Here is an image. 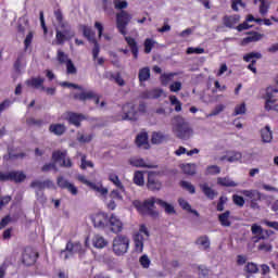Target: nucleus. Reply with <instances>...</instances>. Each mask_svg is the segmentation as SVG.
Here are the masks:
<instances>
[{"label": "nucleus", "mask_w": 278, "mask_h": 278, "mask_svg": "<svg viewBox=\"0 0 278 278\" xmlns=\"http://www.w3.org/2000/svg\"><path fill=\"white\" fill-rule=\"evenodd\" d=\"M109 220L110 216H108V213L100 212L91 215V222L98 229H105V227H108Z\"/></svg>", "instance_id": "obj_10"}, {"label": "nucleus", "mask_w": 278, "mask_h": 278, "mask_svg": "<svg viewBox=\"0 0 278 278\" xmlns=\"http://www.w3.org/2000/svg\"><path fill=\"white\" fill-rule=\"evenodd\" d=\"M278 93V89L275 87H267L266 94H265V110L270 111L273 110V106H270V103H276L277 99L275 98V94Z\"/></svg>", "instance_id": "obj_16"}, {"label": "nucleus", "mask_w": 278, "mask_h": 278, "mask_svg": "<svg viewBox=\"0 0 278 278\" xmlns=\"http://www.w3.org/2000/svg\"><path fill=\"white\" fill-rule=\"evenodd\" d=\"M178 203H179L180 207L186 210V212H192V206L185 199H179Z\"/></svg>", "instance_id": "obj_59"}, {"label": "nucleus", "mask_w": 278, "mask_h": 278, "mask_svg": "<svg viewBox=\"0 0 278 278\" xmlns=\"http://www.w3.org/2000/svg\"><path fill=\"white\" fill-rule=\"evenodd\" d=\"M66 121L70 125H74V127H81V122L86 121V115L81 113L67 112Z\"/></svg>", "instance_id": "obj_15"}, {"label": "nucleus", "mask_w": 278, "mask_h": 278, "mask_svg": "<svg viewBox=\"0 0 278 278\" xmlns=\"http://www.w3.org/2000/svg\"><path fill=\"white\" fill-rule=\"evenodd\" d=\"M229 216H231V211H225L224 213L218 215V222L222 227H229L231 225Z\"/></svg>", "instance_id": "obj_25"}, {"label": "nucleus", "mask_w": 278, "mask_h": 278, "mask_svg": "<svg viewBox=\"0 0 278 278\" xmlns=\"http://www.w3.org/2000/svg\"><path fill=\"white\" fill-rule=\"evenodd\" d=\"M244 273L248 275H257V273H260V267L254 262H248L244 266Z\"/></svg>", "instance_id": "obj_30"}, {"label": "nucleus", "mask_w": 278, "mask_h": 278, "mask_svg": "<svg viewBox=\"0 0 278 278\" xmlns=\"http://www.w3.org/2000/svg\"><path fill=\"white\" fill-rule=\"evenodd\" d=\"M140 264L142 268H149V266H151V260H149V256H147V254H143L140 257Z\"/></svg>", "instance_id": "obj_58"}, {"label": "nucleus", "mask_w": 278, "mask_h": 278, "mask_svg": "<svg viewBox=\"0 0 278 278\" xmlns=\"http://www.w3.org/2000/svg\"><path fill=\"white\" fill-rule=\"evenodd\" d=\"M109 180H111V182L114 184V186H116V188H118V190H121V192H125V186H123V182L118 178V175L110 174Z\"/></svg>", "instance_id": "obj_33"}, {"label": "nucleus", "mask_w": 278, "mask_h": 278, "mask_svg": "<svg viewBox=\"0 0 278 278\" xmlns=\"http://www.w3.org/2000/svg\"><path fill=\"white\" fill-rule=\"evenodd\" d=\"M129 249V238L123 235H118L113 240V253L115 255H125Z\"/></svg>", "instance_id": "obj_6"}, {"label": "nucleus", "mask_w": 278, "mask_h": 278, "mask_svg": "<svg viewBox=\"0 0 278 278\" xmlns=\"http://www.w3.org/2000/svg\"><path fill=\"white\" fill-rule=\"evenodd\" d=\"M174 132L176 138H179L180 140H189V138L192 136V128H190L188 123L180 122L175 125Z\"/></svg>", "instance_id": "obj_8"}, {"label": "nucleus", "mask_w": 278, "mask_h": 278, "mask_svg": "<svg viewBox=\"0 0 278 278\" xmlns=\"http://www.w3.org/2000/svg\"><path fill=\"white\" fill-rule=\"evenodd\" d=\"M110 197L113 201H123V195L121 194V191L116 189L111 191Z\"/></svg>", "instance_id": "obj_60"}, {"label": "nucleus", "mask_w": 278, "mask_h": 278, "mask_svg": "<svg viewBox=\"0 0 278 278\" xmlns=\"http://www.w3.org/2000/svg\"><path fill=\"white\" fill-rule=\"evenodd\" d=\"M223 23H224L225 27H229L231 29L233 27V25H236V23H238V18L236 16L225 15L223 17Z\"/></svg>", "instance_id": "obj_40"}, {"label": "nucleus", "mask_w": 278, "mask_h": 278, "mask_svg": "<svg viewBox=\"0 0 278 278\" xmlns=\"http://www.w3.org/2000/svg\"><path fill=\"white\" fill-rule=\"evenodd\" d=\"M93 247L96 249H105V247H108V241L102 236L96 235L93 238Z\"/></svg>", "instance_id": "obj_31"}, {"label": "nucleus", "mask_w": 278, "mask_h": 278, "mask_svg": "<svg viewBox=\"0 0 278 278\" xmlns=\"http://www.w3.org/2000/svg\"><path fill=\"white\" fill-rule=\"evenodd\" d=\"M12 201L11 195H0V207H5Z\"/></svg>", "instance_id": "obj_62"}, {"label": "nucleus", "mask_w": 278, "mask_h": 278, "mask_svg": "<svg viewBox=\"0 0 278 278\" xmlns=\"http://www.w3.org/2000/svg\"><path fill=\"white\" fill-rule=\"evenodd\" d=\"M27 179V175L23 172H11V181H14V184H23Z\"/></svg>", "instance_id": "obj_28"}, {"label": "nucleus", "mask_w": 278, "mask_h": 278, "mask_svg": "<svg viewBox=\"0 0 278 278\" xmlns=\"http://www.w3.org/2000/svg\"><path fill=\"white\" fill-rule=\"evenodd\" d=\"M175 75H177V73L162 74L160 77V81H161L162 86H167L168 84H170V81H173Z\"/></svg>", "instance_id": "obj_36"}, {"label": "nucleus", "mask_w": 278, "mask_h": 278, "mask_svg": "<svg viewBox=\"0 0 278 278\" xmlns=\"http://www.w3.org/2000/svg\"><path fill=\"white\" fill-rule=\"evenodd\" d=\"M112 79H114L115 84H117V86H125V79H123V76H121V73L117 74H112L111 75Z\"/></svg>", "instance_id": "obj_56"}, {"label": "nucleus", "mask_w": 278, "mask_h": 278, "mask_svg": "<svg viewBox=\"0 0 278 278\" xmlns=\"http://www.w3.org/2000/svg\"><path fill=\"white\" fill-rule=\"evenodd\" d=\"M77 253L79 257H84L86 255V248L79 242H71L68 241L66 243V247L64 250L61 251V255L64 256V260H68L70 257H73Z\"/></svg>", "instance_id": "obj_4"}, {"label": "nucleus", "mask_w": 278, "mask_h": 278, "mask_svg": "<svg viewBox=\"0 0 278 278\" xmlns=\"http://www.w3.org/2000/svg\"><path fill=\"white\" fill-rule=\"evenodd\" d=\"M38 256V252L34 251L31 248H27L22 255V262L25 266H34Z\"/></svg>", "instance_id": "obj_14"}, {"label": "nucleus", "mask_w": 278, "mask_h": 278, "mask_svg": "<svg viewBox=\"0 0 278 278\" xmlns=\"http://www.w3.org/2000/svg\"><path fill=\"white\" fill-rule=\"evenodd\" d=\"M195 244L198 247H202L203 251H207L210 249V247H211L210 237H207V235L200 236L195 240Z\"/></svg>", "instance_id": "obj_26"}, {"label": "nucleus", "mask_w": 278, "mask_h": 278, "mask_svg": "<svg viewBox=\"0 0 278 278\" xmlns=\"http://www.w3.org/2000/svg\"><path fill=\"white\" fill-rule=\"evenodd\" d=\"M242 160V153L240 152H232V154L230 156L227 157V162H238Z\"/></svg>", "instance_id": "obj_55"}, {"label": "nucleus", "mask_w": 278, "mask_h": 278, "mask_svg": "<svg viewBox=\"0 0 278 278\" xmlns=\"http://www.w3.org/2000/svg\"><path fill=\"white\" fill-rule=\"evenodd\" d=\"M51 186L50 180H34L30 182V188H36L37 190H45L46 188H49Z\"/></svg>", "instance_id": "obj_32"}, {"label": "nucleus", "mask_w": 278, "mask_h": 278, "mask_svg": "<svg viewBox=\"0 0 278 278\" xmlns=\"http://www.w3.org/2000/svg\"><path fill=\"white\" fill-rule=\"evenodd\" d=\"M26 125L28 127H42L45 125V119H36V117H28L26 119Z\"/></svg>", "instance_id": "obj_37"}, {"label": "nucleus", "mask_w": 278, "mask_h": 278, "mask_svg": "<svg viewBox=\"0 0 278 278\" xmlns=\"http://www.w3.org/2000/svg\"><path fill=\"white\" fill-rule=\"evenodd\" d=\"M197 54V55H201V53H205V49L203 48H192V47H189L187 49V54L188 55H192V54Z\"/></svg>", "instance_id": "obj_54"}, {"label": "nucleus", "mask_w": 278, "mask_h": 278, "mask_svg": "<svg viewBox=\"0 0 278 278\" xmlns=\"http://www.w3.org/2000/svg\"><path fill=\"white\" fill-rule=\"evenodd\" d=\"M53 15L60 27L55 29L54 45L62 47L64 42H68L72 38H75V30H73V27L68 22L64 21L62 9H55Z\"/></svg>", "instance_id": "obj_1"}, {"label": "nucleus", "mask_w": 278, "mask_h": 278, "mask_svg": "<svg viewBox=\"0 0 278 278\" xmlns=\"http://www.w3.org/2000/svg\"><path fill=\"white\" fill-rule=\"evenodd\" d=\"M143 47L144 53H151V51H153V48L155 47V41L151 38H148L144 40Z\"/></svg>", "instance_id": "obj_42"}, {"label": "nucleus", "mask_w": 278, "mask_h": 278, "mask_svg": "<svg viewBox=\"0 0 278 278\" xmlns=\"http://www.w3.org/2000/svg\"><path fill=\"white\" fill-rule=\"evenodd\" d=\"M49 131L54 136H64V134H66V126L64 124H51Z\"/></svg>", "instance_id": "obj_20"}, {"label": "nucleus", "mask_w": 278, "mask_h": 278, "mask_svg": "<svg viewBox=\"0 0 278 278\" xmlns=\"http://www.w3.org/2000/svg\"><path fill=\"white\" fill-rule=\"evenodd\" d=\"M165 140H166V136H164V134L162 132L152 134V138H151L152 144H162V142H164Z\"/></svg>", "instance_id": "obj_39"}, {"label": "nucleus", "mask_w": 278, "mask_h": 278, "mask_svg": "<svg viewBox=\"0 0 278 278\" xmlns=\"http://www.w3.org/2000/svg\"><path fill=\"white\" fill-rule=\"evenodd\" d=\"M261 138L262 142H273V130H270V126L267 125L263 129H261Z\"/></svg>", "instance_id": "obj_23"}, {"label": "nucleus", "mask_w": 278, "mask_h": 278, "mask_svg": "<svg viewBox=\"0 0 278 278\" xmlns=\"http://www.w3.org/2000/svg\"><path fill=\"white\" fill-rule=\"evenodd\" d=\"M251 231H252V241L254 244H257V242L262 240H268L270 236H275V231L270 229H264L262 226L257 224H252L251 226Z\"/></svg>", "instance_id": "obj_5"}, {"label": "nucleus", "mask_w": 278, "mask_h": 278, "mask_svg": "<svg viewBox=\"0 0 278 278\" xmlns=\"http://www.w3.org/2000/svg\"><path fill=\"white\" fill-rule=\"evenodd\" d=\"M240 114H247V104L241 103L235 108L232 116H239Z\"/></svg>", "instance_id": "obj_46"}, {"label": "nucleus", "mask_w": 278, "mask_h": 278, "mask_svg": "<svg viewBox=\"0 0 278 278\" xmlns=\"http://www.w3.org/2000/svg\"><path fill=\"white\" fill-rule=\"evenodd\" d=\"M75 101H90L93 100L96 105H99L100 102V97L99 94L94 93V91H83L80 93H75L74 94Z\"/></svg>", "instance_id": "obj_13"}, {"label": "nucleus", "mask_w": 278, "mask_h": 278, "mask_svg": "<svg viewBox=\"0 0 278 278\" xmlns=\"http://www.w3.org/2000/svg\"><path fill=\"white\" fill-rule=\"evenodd\" d=\"M257 251H261V253H271L273 243L270 241H263L258 244Z\"/></svg>", "instance_id": "obj_35"}, {"label": "nucleus", "mask_w": 278, "mask_h": 278, "mask_svg": "<svg viewBox=\"0 0 278 278\" xmlns=\"http://www.w3.org/2000/svg\"><path fill=\"white\" fill-rule=\"evenodd\" d=\"M26 85L29 86L30 88H41L42 90H45V78H40V77H33L28 80H26Z\"/></svg>", "instance_id": "obj_21"}, {"label": "nucleus", "mask_w": 278, "mask_h": 278, "mask_svg": "<svg viewBox=\"0 0 278 278\" xmlns=\"http://www.w3.org/2000/svg\"><path fill=\"white\" fill-rule=\"evenodd\" d=\"M257 60H262V54L260 52H250L243 55V61L250 62L248 70L252 71L254 75H257V67H255Z\"/></svg>", "instance_id": "obj_11"}, {"label": "nucleus", "mask_w": 278, "mask_h": 278, "mask_svg": "<svg viewBox=\"0 0 278 278\" xmlns=\"http://www.w3.org/2000/svg\"><path fill=\"white\" fill-rule=\"evenodd\" d=\"M200 189L202 190L203 194L207 197L211 201H214V199L218 197V192L212 189L210 185H207V182L201 184Z\"/></svg>", "instance_id": "obj_19"}, {"label": "nucleus", "mask_w": 278, "mask_h": 278, "mask_svg": "<svg viewBox=\"0 0 278 278\" xmlns=\"http://www.w3.org/2000/svg\"><path fill=\"white\" fill-rule=\"evenodd\" d=\"M83 35L89 42H97V39L94 38V30H92L91 27L83 26Z\"/></svg>", "instance_id": "obj_34"}, {"label": "nucleus", "mask_w": 278, "mask_h": 278, "mask_svg": "<svg viewBox=\"0 0 278 278\" xmlns=\"http://www.w3.org/2000/svg\"><path fill=\"white\" fill-rule=\"evenodd\" d=\"M206 175H220L218 165H211L206 167Z\"/></svg>", "instance_id": "obj_49"}, {"label": "nucleus", "mask_w": 278, "mask_h": 278, "mask_svg": "<svg viewBox=\"0 0 278 278\" xmlns=\"http://www.w3.org/2000/svg\"><path fill=\"white\" fill-rule=\"evenodd\" d=\"M68 152L66 150L60 151L56 150L52 153V160L53 162H62L61 166L63 168H72L73 167V161H71V157H66Z\"/></svg>", "instance_id": "obj_9"}, {"label": "nucleus", "mask_w": 278, "mask_h": 278, "mask_svg": "<svg viewBox=\"0 0 278 278\" xmlns=\"http://www.w3.org/2000/svg\"><path fill=\"white\" fill-rule=\"evenodd\" d=\"M169 101L172 105H176L175 112H181V102L179 101V99H177L175 96H170Z\"/></svg>", "instance_id": "obj_50"}, {"label": "nucleus", "mask_w": 278, "mask_h": 278, "mask_svg": "<svg viewBox=\"0 0 278 278\" xmlns=\"http://www.w3.org/2000/svg\"><path fill=\"white\" fill-rule=\"evenodd\" d=\"M125 40L130 48L134 59L138 60V43L136 42V39H134L132 37H125Z\"/></svg>", "instance_id": "obj_24"}, {"label": "nucleus", "mask_w": 278, "mask_h": 278, "mask_svg": "<svg viewBox=\"0 0 278 278\" xmlns=\"http://www.w3.org/2000/svg\"><path fill=\"white\" fill-rule=\"evenodd\" d=\"M42 173H49V170H58V166L55 165V163H46L42 167H41Z\"/></svg>", "instance_id": "obj_57"}, {"label": "nucleus", "mask_w": 278, "mask_h": 278, "mask_svg": "<svg viewBox=\"0 0 278 278\" xmlns=\"http://www.w3.org/2000/svg\"><path fill=\"white\" fill-rule=\"evenodd\" d=\"M99 53H101V47L99 46V42L93 41V48H92V58H93V61H97V60H98Z\"/></svg>", "instance_id": "obj_53"}, {"label": "nucleus", "mask_w": 278, "mask_h": 278, "mask_svg": "<svg viewBox=\"0 0 278 278\" xmlns=\"http://www.w3.org/2000/svg\"><path fill=\"white\" fill-rule=\"evenodd\" d=\"M199 271V278H208L210 277V269H207V267L200 265L198 267Z\"/></svg>", "instance_id": "obj_51"}, {"label": "nucleus", "mask_w": 278, "mask_h": 278, "mask_svg": "<svg viewBox=\"0 0 278 278\" xmlns=\"http://www.w3.org/2000/svg\"><path fill=\"white\" fill-rule=\"evenodd\" d=\"M113 5L115 10H122L116 14V27L122 36H127V25L131 21V15L125 10H127L129 3L127 0H113Z\"/></svg>", "instance_id": "obj_2"}, {"label": "nucleus", "mask_w": 278, "mask_h": 278, "mask_svg": "<svg viewBox=\"0 0 278 278\" xmlns=\"http://www.w3.org/2000/svg\"><path fill=\"white\" fill-rule=\"evenodd\" d=\"M181 170L185 175H195L197 166H194V164L187 163L181 166Z\"/></svg>", "instance_id": "obj_38"}, {"label": "nucleus", "mask_w": 278, "mask_h": 278, "mask_svg": "<svg viewBox=\"0 0 278 278\" xmlns=\"http://www.w3.org/2000/svg\"><path fill=\"white\" fill-rule=\"evenodd\" d=\"M238 5H240V8H247V4L243 3L242 0H233L231 3V10H233V12H238Z\"/></svg>", "instance_id": "obj_61"}, {"label": "nucleus", "mask_w": 278, "mask_h": 278, "mask_svg": "<svg viewBox=\"0 0 278 278\" xmlns=\"http://www.w3.org/2000/svg\"><path fill=\"white\" fill-rule=\"evenodd\" d=\"M56 58H58V62H60V64H66V62H68V60H71V59H68V55L66 53H64V51H62V50L58 51Z\"/></svg>", "instance_id": "obj_48"}, {"label": "nucleus", "mask_w": 278, "mask_h": 278, "mask_svg": "<svg viewBox=\"0 0 278 278\" xmlns=\"http://www.w3.org/2000/svg\"><path fill=\"white\" fill-rule=\"evenodd\" d=\"M149 136L147 135V132H140V147H143V149H149L150 144H149Z\"/></svg>", "instance_id": "obj_45"}, {"label": "nucleus", "mask_w": 278, "mask_h": 278, "mask_svg": "<svg viewBox=\"0 0 278 278\" xmlns=\"http://www.w3.org/2000/svg\"><path fill=\"white\" fill-rule=\"evenodd\" d=\"M232 202L235 205H238V207H244V198L238 194L232 195Z\"/></svg>", "instance_id": "obj_52"}, {"label": "nucleus", "mask_w": 278, "mask_h": 278, "mask_svg": "<svg viewBox=\"0 0 278 278\" xmlns=\"http://www.w3.org/2000/svg\"><path fill=\"white\" fill-rule=\"evenodd\" d=\"M65 65L67 75H77V67L73 63V60H67Z\"/></svg>", "instance_id": "obj_41"}, {"label": "nucleus", "mask_w": 278, "mask_h": 278, "mask_svg": "<svg viewBox=\"0 0 278 278\" xmlns=\"http://www.w3.org/2000/svg\"><path fill=\"white\" fill-rule=\"evenodd\" d=\"M106 227H109L113 233H121V231H123V222H121L116 215L111 214Z\"/></svg>", "instance_id": "obj_17"}, {"label": "nucleus", "mask_w": 278, "mask_h": 278, "mask_svg": "<svg viewBox=\"0 0 278 278\" xmlns=\"http://www.w3.org/2000/svg\"><path fill=\"white\" fill-rule=\"evenodd\" d=\"M155 203L156 205H160L163 210H165L166 214H175V206L167 203L166 201L152 197L143 202L141 207H146L148 212V216H151V218H160V212L155 210Z\"/></svg>", "instance_id": "obj_3"}, {"label": "nucleus", "mask_w": 278, "mask_h": 278, "mask_svg": "<svg viewBox=\"0 0 278 278\" xmlns=\"http://www.w3.org/2000/svg\"><path fill=\"white\" fill-rule=\"evenodd\" d=\"M89 188L93 190V192H97V194H101V197H106L108 194V188L103 187L101 182H91Z\"/></svg>", "instance_id": "obj_22"}, {"label": "nucleus", "mask_w": 278, "mask_h": 278, "mask_svg": "<svg viewBox=\"0 0 278 278\" xmlns=\"http://www.w3.org/2000/svg\"><path fill=\"white\" fill-rule=\"evenodd\" d=\"M148 189L149 190H160V185L157 181H155V173L150 172L148 174Z\"/></svg>", "instance_id": "obj_27"}, {"label": "nucleus", "mask_w": 278, "mask_h": 278, "mask_svg": "<svg viewBox=\"0 0 278 278\" xmlns=\"http://www.w3.org/2000/svg\"><path fill=\"white\" fill-rule=\"evenodd\" d=\"M218 186H223L224 188H236L238 184L227 177L217 178Z\"/></svg>", "instance_id": "obj_29"}, {"label": "nucleus", "mask_w": 278, "mask_h": 278, "mask_svg": "<svg viewBox=\"0 0 278 278\" xmlns=\"http://www.w3.org/2000/svg\"><path fill=\"white\" fill-rule=\"evenodd\" d=\"M263 225H266V227H270L271 229H275V231H278V222H270L268 219H263Z\"/></svg>", "instance_id": "obj_63"}, {"label": "nucleus", "mask_w": 278, "mask_h": 278, "mask_svg": "<svg viewBox=\"0 0 278 278\" xmlns=\"http://www.w3.org/2000/svg\"><path fill=\"white\" fill-rule=\"evenodd\" d=\"M180 187L190 192V194H194V192H197V189L193 187V185L186 180L180 181Z\"/></svg>", "instance_id": "obj_44"}, {"label": "nucleus", "mask_w": 278, "mask_h": 278, "mask_svg": "<svg viewBox=\"0 0 278 278\" xmlns=\"http://www.w3.org/2000/svg\"><path fill=\"white\" fill-rule=\"evenodd\" d=\"M264 38V34H261L258 31H249L248 37L243 38L241 41V45L244 47L245 45H249L251 42H260Z\"/></svg>", "instance_id": "obj_18"}, {"label": "nucleus", "mask_w": 278, "mask_h": 278, "mask_svg": "<svg viewBox=\"0 0 278 278\" xmlns=\"http://www.w3.org/2000/svg\"><path fill=\"white\" fill-rule=\"evenodd\" d=\"M248 201L252 210H260V201H262V192L257 189L242 190L240 191Z\"/></svg>", "instance_id": "obj_7"}, {"label": "nucleus", "mask_w": 278, "mask_h": 278, "mask_svg": "<svg viewBox=\"0 0 278 278\" xmlns=\"http://www.w3.org/2000/svg\"><path fill=\"white\" fill-rule=\"evenodd\" d=\"M124 121H138L140 114L136 111L134 103H126L123 106Z\"/></svg>", "instance_id": "obj_12"}, {"label": "nucleus", "mask_w": 278, "mask_h": 278, "mask_svg": "<svg viewBox=\"0 0 278 278\" xmlns=\"http://www.w3.org/2000/svg\"><path fill=\"white\" fill-rule=\"evenodd\" d=\"M148 79H151V70L143 67L140 70V81H148Z\"/></svg>", "instance_id": "obj_43"}, {"label": "nucleus", "mask_w": 278, "mask_h": 278, "mask_svg": "<svg viewBox=\"0 0 278 278\" xmlns=\"http://www.w3.org/2000/svg\"><path fill=\"white\" fill-rule=\"evenodd\" d=\"M169 90H170V92H179V90H181V83L180 81H174L169 86Z\"/></svg>", "instance_id": "obj_64"}, {"label": "nucleus", "mask_w": 278, "mask_h": 278, "mask_svg": "<svg viewBox=\"0 0 278 278\" xmlns=\"http://www.w3.org/2000/svg\"><path fill=\"white\" fill-rule=\"evenodd\" d=\"M71 182L68 180H66L63 176H59L56 178V186H59V188H61L62 190H66V187L70 185Z\"/></svg>", "instance_id": "obj_47"}]
</instances>
